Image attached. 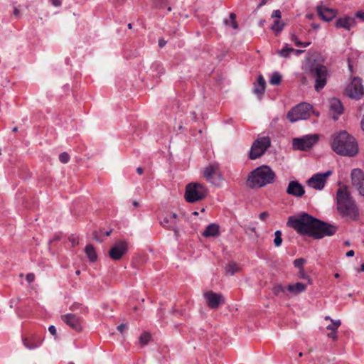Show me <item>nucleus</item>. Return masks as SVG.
<instances>
[{"label": "nucleus", "mask_w": 364, "mask_h": 364, "mask_svg": "<svg viewBox=\"0 0 364 364\" xmlns=\"http://www.w3.org/2000/svg\"><path fill=\"white\" fill-rule=\"evenodd\" d=\"M287 225L294 228L299 235L314 239L334 235L338 227L314 218L306 213H301L288 218Z\"/></svg>", "instance_id": "obj_1"}, {"label": "nucleus", "mask_w": 364, "mask_h": 364, "mask_svg": "<svg viewBox=\"0 0 364 364\" xmlns=\"http://www.w3.org/2000/svg\"><path fill=\"white\" fill-rule=\"evenodd\" d=\"M331 148L341 156H353L358 151L355 139L346 131H341L333 136Z\"/></svg>", "instance_id": "obj_2"}, {"label": "nucleus", "mask_w": 364, "mask_h": 364, "mask_svg": "<svg viewBox=\"0 0 364 364\" xmlns=\"http://www.w3.org/2000/svg\"><path fill=\"white\" fill-rule=\"evenodd\" d=\"M337 209L343 217L353 221L359 218V209L346 188L337 191Z\"/></svg>", "instance_id": "obj_3"}, {"label": "nucleus", "mask_w": 364, "mask_h": 364, "mask_svg": "<svg viewBox=\"0 0 364 364\" xmlns=\"http://www.w3.org/2000/svg\"><path fill=\"white\" fill-rule=\"evenodd\" d=\"M275 177V173L269 166L262 165L250 172L247 184L251 188H262L272 183Z\"/></svg>", "instance_id": "obj_4"}, {"label": "nucleus", "mask_w": 364, "mask_h": 364, "mask_svg": "<svg viewBox=\"0 0 364 364\" xmlns=\"http://www.w3.org/2000/svg\"><path fill=\"white\" fill-rule=\"evenodd\" d=\"M309 74L315 80L314 88L316 91H320L325 87L329 75L325 65L314 61L309 65Z\"/></svg>", "instance_id": "obj_5"}, {"label": "nucleus", "mask_w": 364, "mask_h": 364, "mask_svg": "<svg viewBox=\"0 0 364 364\" xmlns=\"http://www.w3.org/2000/svg\"><path fill=\"white\" fill-rule=\"evenodd\" d=\"M208 194L207 188L198 183H191L186 186L185 199L188 203H195L203 200Z\"/></svg>", "instance_id": "obj_6"}, {"label": "nucleus", "mask_w": 364, "mask_h": 364, "mask_svg": "<svg viewBox=\"0 0 364 364\" xmlns=\"http://www.w3.org/2000/svg\"><path fill=\"white\" fill-rule=\"evenodd\" d=\"M271 146V139L269 136L257 138L252 143L249 151V158L251 160L261 157Z\"/></svg>", "instance_id": "obj_7"}, {"label": "nucleus", "mask_w": 364, "mask_h": 364, "mask_svg": "<svg viewBox=\"0 0 364 364\" xmlns=\"http://www.w3.org/2000/svg\"><path fill=\"white\" fill-rule=\"evenodd\" d=\"M203 176L205 179L211 183H215L223 179V175L220 170V164L217 162L210 163L203 168Z\"/></svg>", "instance_id": "obj_8"}, {"label": "nucleus", "mask_w": 364, "mask_h": 364, "mask_svg": "<svg viewBox=\"0 0 364 364\" xmlns=\"http://www.w3.org/2000/svg\"><path fill=\"white\" fill-rule=\"evenodd\" d=\"M317 134L306 135L301 138L293 139V146L295 149L306 151L311 149L318 141Z\"/></svg>", "instance_id": "obj_9"}, {"label": "nucleus", "mask_w": 364, "mask_h": 364, "mask_svg": "<svg viewBox=\"0 0 364 364\" xmlns=\"http://www.w3.org/2000/svg\"><path fill=\"white\" fill-rule=\"evenodd\" d=\"M346 93L347 96L352 99H360L364 94L362 80L358 77H354L350 84L346 87Z\"/></svg>", "instance_id": "obj_10"}, {"label": "nucleus", "mask_w": 364, "mask_h": 364, "mask_svg": "<svg viewBox=\"0 0 364 364\" xmlns=\"http://www.w3.org/2000/svg\"><path fill=\"white\" fill-rule=\"evenodd\" d=\"M352 188L358 191L364 197V172L360 168H354L351 171Z\"/></svg>", "instance_id": "obj_11"}, {"label": "nucleus", "mask_w": 364, "mask_h": 364, "mask_svg": "<svg viewBox=\"0 0 364 364\" xmlns=\"http://www.w3.org/2000/svg\"><path fill=\"white\" fill-rule=\"evenodd\" d=\"M331 173L332 172L331 171H327L323 173H316L308 179L306 183L309 186L314 189L321 190L325 186L326 178L331 176Z\"/></svg>", "instance_id": "obj_12"}, {"label": "nucleus", "mask_w": 364, "mask_h": 364, "mask_svg": "<svg viewBox=\"0 0 364 364\" xmlns=\"http://www.w3.org/2000/svg\"><path fill=\"white\" fill-rule=\"evenodd\" d=\"M204 297L206 300L207 305L210 309H216L220 304L225 303V299L221 294H218L212 291L205 292Z\"/></svg>", "instance_id": "obj_13"}, {"label": "nucleus", "mask_w": 364, "mask_h": 364, "mask_svg": "<svg viewBox=\"0 0 364 364\" xmlns=\"http://www.w3.org/2000/svg\"><path fill=\"white\" fill-rule=\"evenodd\" d=\"M127 251V245L124 241L115 243L109 252V257L114 260L120 259Z\"/></svg>", "instance_id": "obj_14"}, {"label": "nucleus", "mask_w": 364, "mask_h": 364, "mask_svg": "<svg viewBox=\"0 0 364 364\" xmlns=\"http://www.w3.org/2000/svg\"><path fill=\"white\" fill-rule=\"evenodd\" d=\"M61 319L68 326L76 331H80L82 329V321L80 318L73 314H67L61 316Z\"/></svg>", "instance_id": "obj_15"}, {"label": "nucleus", "mask_w": 364, "mask_h": 364, "mask_svg": "<svg viewBox=\"0 0 364 364\" xmlns=\"http://www.w3.org/2000/svg\"><path fill=\"white\" fill-rule=\"evenodd\" d=\"M286 192L288 195L301 198L304 195L305 190L304 186L297 181H291L287 186Z\"/></svg>", "instance_id": "obj_16"}, {"label": "nucleus", "mask_w": 364, "mask_h": 364, "mask_svg": "<svg viewBox=\"0 0 364 364\" xmlns=\"http://www.w3.org/2000/svg\"><path fill=\"white\" fill-rule=\"evenodd\" d=\"M287 114H316L311 105L301 102L294 106ZM318 114V112H316Z\"/></svg>", "instance_id": "obj_17"}, {"label": "nucleus", "mask_w": 364, "mask_h": 364, "mask_svg": "<svg viewBox=\"0 0 364 364\" xmlns=\"http://www.w3.org/2000/svg\"><path fill=\"white\" fill-rule=\"evenodd\" d=\"M317 11L319 16L325 21H330L336 16V11L323 6H318Z\"/></svg>", "instance_id": "obj_18"}, {"label": "nucleus", "mask_w": 364, "mask_h": 364, "mask_svg": "<svg viewBox=\"0 0 364 364\" xmlns=\"http://www.w3.org/2000/svg\"><path fill=\"white\" fill-rule=\"evenodd\" d=\"M356 21L355 17L346 16L344 18H339L336 22L337 28H343L349 31L352 27L355 26Z\"/></svg>", "instance_id": "obj_19"}, {"label": "nucleus", "mask_w": 364, "mask_h": 364, "mask_svg": "<svg viewBox=\"0 0 364 364\" xmlns=\"http://www.w3.org/2000/svg\"><path fill=\"white\" fill-rule=\"evenodd\" d=\"M266 88V82L262 75L257 77V82L254 85L253 92L259 97L264 94Z\"/></svg>", "instance_id": "obj_20"}, {"label": "nucleus", "mask_w": 364, "mask_h": 364, "mask_svg": "<svg viewBox=\"0 0 364 364\" xmlns=\"http://www.w3.org/2000/svg\"><path fill=\"white\" fill-rule=\"evenodd\" d=\"M329 109L333 114H342L343 107L341 102L337 98H332L328 102Z\"/></svg>", "instance_id": "obj_21"}, {"label": "nucleus", "mask_w": 364, "mask_h": 364, "mask_svg": "<svg viewBox=\"0 0 364 364\" xmlns=\"http://www.w3.org/2000/svg\"><path fill=\"white\" fill-rule=\"evenodd\" d=\"M306 284L297 282L296 284H289L287 286V290L291 293L293 295H297L301 292H304L306 289Z\"/></svg>", "instance_id": "obj_22"}, {"label": "nucleus", "mask_w": 364, "mask_h": 364, "mask_svg": "<svg viewBox=\"0 0 364 364\" xmlns=\"http://www.w3.org/2000/svg\"><path fill=\"white\" fill-rule=\"evenodd\" d=\"M219 229L218 225L212 223L206 227L202 235L205 237H216L219 235Z\"/></svg>", "instance_id": "obj_23"}, {"label": "nucleus", "mask_w": 364, "mask_h": 364, "mask_svg": "<svg viewBox=\"0 0 364 364\" xmlns=\"http://www.w3.org/2000/svg\"><path fill=\"white\" fill-rule=\"evenodd\" d=\"M23 345L28 349H34L38 346H40L41 341H33L32 339L24 338L23 340Z\"/></svg>", "instance_id": "obj_24"}, {"label": "nucleus", "mask_w": 364, "mask_h": 364, "mask_svg": "<svg viewBox=\"0 0 364 364\" xmlns=\"http://www.w3.org/2000/svg\"><path fill=\"white\" fill-rule=\"evenodd\" d=\"M85 253L91 262H95L97 259V254L94 247L92 245H87L86 246Z\"/></svg>", "instance_id": "obj_25"}, {"label": "nucleus", "mask_w": 364, "mask_h": 364, "mask_svg": "<svg viewBox=\"0 0 364 364\" xmlns=\"http://www.w3.org/2000/svg\"><path fill=\"white\" fill-rule=\"evenodd\" d=\"M224 23L226 26H230L233 29H237L238 28V24L236 21V15L234 13H231L230 14L228 19L224 20Z\"/></svg>", "instance_id": "obj_26"}, {"label": "nucleus", "mask_w": 364, "mask_h": 364, "mask_svg": "<svg viewBox=\"0 0 364 364\" xmlns=\"http://www.w3.org/2000/svg\"><path fill=\"white\" fill-rule=\"evenodd\" d=\"M286 290H287V287H285L282 286V284H276L272 289L273 293L275 295L281 296V297H282L285 295Z\"/></svg>", "instance_id": "obj_27"}, {"label": "nucleus", "mask_w": 364, "mask_h": 364, "mask_svg": "<svg viewBox=\"0 0 364 364\" xmlns=\"http://www.w3.org/2000/svg\"><path fill=\"white\" fill-rule=\"evenodd\" d=\"M239 270V267L235 262H230L225 267L226 273L230 275H233L235 272H237Z\"/></svg>", "instance_id": "obj_28"}, {"label": "nucleus", "mask_w": 364, "mask_h": 364, "mask_svg": "<svg viewBox=\"0 0 364 364\" xmlns=\"http://www.w3.org/2000/svg\"><path fill=\"white\" fill-rule=\"evenodd\" d=\"M284 23L279 19L274 21L273 25L271 26V29L277 33L281 32L284 28Z\"/></svg>", "instance_id": "obj_29"}, {"label": "nucleus", "mask_w": 364, "mask_h": 364, "mask_svg": "<svg viewBox=\"0 0 364 364\" xmlns=\"http://www.w3.org/2000/svg\"><path fill=\"white\" fill-rule=\"evenodd\" d=\"M282 80V76L278 72H274L269 80V83L273 85H279Z\"/></svg>", "instance_id": "obj_30"}, {"label": "nucleus", "mask_w": 364, "mask_h": 364, "mask_svg": "<svg viewBox=\"0 0 364 364\" xmlns=\"http://www.w3.org/2000/svg\"><path fill=\"white\" fill-rule=\"evenodd\" d=\"M294 51V49L289 47L287 44L285 45L284 48L278 51V53L280 56L283 58H288L291 53Z\"/></svg>", "instance_id": "obj_31"}, {"label": "nucleus", "mask_w": 364, "mask_h": 364, "mask_svg": "<svg viewBox=\"0 0 364 364\" xmlns=\"http://www.w3.org/2000/svg\"><path fill=\"white\" fill-rule=\"evenodd\" d=\"M331 323L326 326L328 330L331 331H337V329L341 326V322L340 320H331Z\"/></svg>", "instance_id": "obj_32"}, {"label": "nucleus", "mask_w": 364, "mask_h": 364, "mask_svg": "<svg viewBox=\"0 0 364 364\" xmlns=\"http://www.w3.org/2000/svg\"><path fill=\"white\" fill-rule=\"evenodd\" d=\"M282 243V232L280 230H277L274 232V244L276 247H279Z\"/></svg>", "instance_id": "obj_33"}, {"label": "nucleus", "mask_w": 364, "mask_h": 364, "mask_svg": "<svg viewBox=\"0 0 364 364\" xmlns=\"http://www.w3.org/2000/svg\"><path fill=\"white\" fill-rule=\"evenodd\" d=\"M151 338V335L148 333H142L139 337V342L141 345H146Z\"/></svg>", "instance_id": "obj_34"}, {"label": "nucleus", "mask_w": 364, "mask_h": 364, "mask_svg": "<svg viewBox=\"0 0 364 364\" xmlns=\"http://www.w3.org/2000/svg\"><path fill=\"white\" fill-rule=\"evenodd\" d=\"M291 39L292 41L294 42L295 45L296 46H304V47H307L308 46L310 45V42H306V43H302L301 41H300L298 38L295 36V35H292L291 37Z\"/></svg>", "instance_id": "obj_35"}, {"label": "nucleus", "mask_w": 364, "mask_h": 364, "mask_svg": "<svg viewBox=\"0 0 364 364\" xmlns=\"http://www.w3.org/2000/svg\"><path fill=\"white\" fill-rule=\"evenodd\" d=\"M306 116V115H300V117H299V115H287V118L289 122H294L299 119H307Z\"/></svg>", "instance_id": "obj_36"}, {"label": "nucleus", "mask_w": 364, "mask_h": 364, "mask_svg": "<svg viewBox=\"0 0 364 364\" xmlns=\"http://www.w3.org/2000/svg\"><path fill=\"white\" fill-rule=\"evenodd\" d=\"M160 223L161 225L163 226L164 228L169 229L170 225H173L174 223H176V222L171 221V220L168 218L166 217L164 218L162 221H161Z\"/></svg>", "instance_id": "obj_37"}, {"label": "nucleus", "mask_w": 364, "mask_h": 364, "mask_svg": "<svg viewBox=\"0 0 364 364\" xmlns=\"http://www.w3.org/2000/svg\"><path fill=\"white\" fill-rule=\"evenodd\" d=\"M305 262H306V260L304 258H299V259H296L294 261V264L295 267L302 269L303 265Z\"/></svg>", "instance_id": "obj_38"}, {"label": "nucleus", "mask_w": 364, "mask_h": 364, "mask_svg": "<svg viewBox=\"0 0 364 364\" xmlns=\"http://www.w3.org/2000/svg\"><path fill=\"white\" fill-rule=\"evenodd\" d=\"M59 159L62 163L66 164L70 160V156L68 153L63 152L59 155Z\"/></svg>", "instance_id": "obj_39"}, {"label": "nucleus", "mask_w": 364, "mask_h": 364, "mask_svg": "<svg viewBox=\"0 0 364 364\" xmlns=\"http://www.w3.org/2000/svg\"><path fill=\"white\" fill-rule=\"evenodd\" d=\"M34 279H35V275L33 274V273H28L27 275H26V281L28 282V283H31L34 281Z\"/></svg>", "instance_id": "obj_40"}, {"label": "nucleus", "mask_w": 364, "mask_h": 364, "mask_svg": "<svg viewBox=\"0 0 364 364\" xmlns=\"http://www.w3.org/2000/svg\"><path fill=\"white\" fill-rule=\"evenodd\" d=\"M268 217L269 213L267 212H262L259 215V219L262 221H265Z\"/></svg>", "instance_id": "obj_41"}, {"label": "nucleus", "mask_w": 364, "mask_h": 364, "mask_svg": "<svg viewBox=\"0 0 364 364\" xmlns=\"http://www.w3.org/2000/svg\"><path fill=\"white\" fill-rule=\"evenodd\" d=\"M245 231L246 233H248L249 232L256 233V228L255 227L246 226L245 227Z\"/></svg>", "instance_id": "obj_42"}, {"label": "nucleus", "mask_w": 364, "mask_h": 364, "mask_svg": "<svg viewBox=\"0 0 364 364\" xmlns=\"http://www.w3.org/2000/svg\"><path fill=\"white\" fill-rule=\"evenodd\" d=\"M169 229H171L174 231V233H175V235L176 237H178V228L176 226V223H174L173 225H170V228Z\"/></svg>", "instance_id": "obj_43"}, {"label": "nucleus", "mask_w": 364, "mask_h": 364, "mask_svg": "<svg viewBox=\"0 0 364 364\" xmlns=\"http://www.w3.org/2000/svg\"><path fill=\"white\" fill-rule=\"evenodd\" d=\"M272 18H277V19L279 20V18H281V11L279 10H275L272 15Z\"/></svg>", "instance_id": "obj_44"}, {"label": "nucleus", "mask_w": 364, "mask_h": 364, "mask_svg": "<svg viewBox=\"0 0 364 364\" xmlns=\"http://www.w3.org/2000/svg\"><path fill=\"white\" fill-rule=\"evenodd\" d=\"M327 336L335 341L337 339V331H331L327 334Z\"/></svg>", "instance_id": "obj_45"}, {"label": "nucleus", "mask_w": 364, "mask_h": 364, "mask_svg": "<svg viewBox=\"0 0 364 364\" xmlns=\"http://www.w3.org/2000/svg\"><path fill=\"white\" fill-rule=\"evenodd\" d=\"M48 331L53 336L56 335V328L54 326H50L48 328Z\"/></svg>", "instance_id": "obj_46"}, {"label": "nucleus", "mask_w": 364, "mask_h": 364, "mask_svg": "<svg viewBox=\"0 0 364 364\" xmlns=\"http://www.w3.org/2000/svg\"><path fill=\"white\" fill-rule=\"evenodd\" d=\"M355 16L364 21V12L358 11L355 13Z\"/></svg>", "instance_id": "obj_47"}, {"label": "nucleus", "mask_w": 364, "mask_h": 364, "mask_svg": "<svg viewBox=\"0 0 364 364\" xmlns=\"http://www.w3.org/2000/svg\"><path fill=\"white\" fill-rule=\"evenodd\" d=\"M69 240L71 242L73 246H75V245H77L78 244V240L75 237H70Z\"/></svg>", "instance_id": "obj_48"}, {"label": "nucleus", "mask_w": 364, "mask_h": 364, "mask_svg": "<svg viewBox=\"0 0 364 364\" xmlns=\"http://www.w3.org/2000/svg\"><path fill=\"white\" fill-rule=\"evenodd\" d=\"M126 328H127L126 324L122 323L117 326V330L121 333H122Z\"/></svg>", "instance_id": "obj_49"}, {"label": "nucleus", "mask_w": 364, "mask_h": 364, "mask_svg": "<svg viewBox=\"0 0 364 364\" xmlns=\"http://www.w3.org/2000/svg\"><path fill=\"white\" fill-rule=\"evenodd\" d=\"M177 218H178L177 214H176V213H171V216H170L169 219L171 220V221H173V222H176V220Z\"/></svg>", "instance_id": "obj_50"}, {"label": "nucleus", "mask_w": 364, "mask_h": 364, "mask_svg": "<svg viewBox=\"0 0 364 364\" xmlns=\"http://www.w3.org/2000/svg\"><path fill=\"white\" fill-rule=\"evenodd\" d=\"M299 277L301 279H306L308 277L306 275L305 272H304V269H300L299 271Z\"/></svg>", "instance_id": "obj_51"}, {"label": "nucleus", "mask_w": 364, "mask_h": 364, "mask_svg": "<svg viewBox=\"0 0 364 364\" xmlns=\"http://www.w3.org/2000/svg\"><path fill=\"white\" fill-rule=\"evenodd\" d=\"M166 44V41L164 39H159V46L163 48Z\"/></svg>", "instance_id": "obj_52"}, {"label": "nucleus", "mask_w": 364, "mask_h": 364, "mask_svg": "<svg viewBox=\"0 0 364 364\" xmlns=\"http://www.w3.org/2000/svg\"><path fill=\"white\" fill-rule=\"evenodd\" d=\"M51 2L53 5L55 6H59L61 5V1L60 0H51Z\"/></svg>", "instance_id": "obj_53"}, {"label": "nucleus", "mask_w": 364, "mask_h": 364, "mask_svg": "<svg viewBox=\"0 0 364 364\" xmlns=\"http://www.w3.org/2000/svg\"><path fill=\"white\" fill-rule=\"evenodd\" d=\"M355 252L353 250H349L346 253L347 257H353L354 255Z\"/></svg>", "instance_id": "obj_54"}, {"label": "nucleus", "mask_w": 364, "mask_h": 364, "mask_svg": "<svg viewBox=\"0 0 364 364\" xmlns=\"http://www.w3.org/2000/svg\"><path fill=\"white\" fill-rule=\"evenodd\" d=\"M303 52H304L303 50L294 49V51H293L292 53H295L296 55H299V54L302 53Z\"/></svg>", "instance_id": "obj_55"}, {"label": "nucleus", "mask_w": 364, "mask_h": 364, "mask_svg": "<svg viewBox=\"0 0 364 364\" xmlns=\"http://www.w3.org/2000/svg\"><path fill=\"white\" fill-rule=\"evenodd\" d=\"M360 127H361L362 130L364 132V115H363V119L360 121Z\"/></svg>", "instance_id": "obj_56"}, {"label": "nucleus", "mask_w": 364, "mask_h": 364, "mask_svg": "<svg viewBox=\"0 0 364 364\" xmlns=\"http://www.w3.org/2000/svg\"><path fill=\"white\" fill-rule=\"evenodd\" d=\"M14 15L18 16L19 15V10L17 8L14 9Z\"/></svg>", "instance_id": "obj_57"}, {"label": "nucleus", "mask_w": 364, "mask_h": 364, "mask_svg": "<svg viewBox=\"0 0 364 364\" xmlns=\"http://www.w3.org/2000/svg\"><path fill=\"white\" fill-rule=\"evenodd\" d=\"M143 171H143V168H141V167H138V168H136V172H137L139 174H142V173H143Z\"/></svg>", "instance_id": "obj_58"}, {"label": "nucleus", "mask_w": 364, "mask_h": 364, "mask_svg": "<svg viewBox=\"0 0 364 364\" xmlns=\"http://www.w3.org/2000/svg\"><path fill=\"white\" fill-rule=\"evenodd\" d=\"M132 204H133V205L134 207H138L139 206V203L137 201H136V200L133 201Z\"/></svg>", "instance_id": "obj_59"}, {"label": "nucleus", "mask_w": 364, "mask_h": 364, "mask_svg": "<svg viewBox=\"0 0 364 364\" xmlns=\"http://www.w3.org/2000/svg\"><path fill=\"white\" fill-rule=\"evenodd\" d=\"M94 238H95L96 240L99 241V242H102V240H100V239H99V238L97 237V233H95V235H94Z\"/></svg>", "instance_id": "obj_60"}, {"label": "nucleus", "mask_w": 364, "mask_h": 364, "mask_svg": "<svg viewBox=\"0 0 364 364\" xmlns=\"http://www.w3.org/2000/svg\"><path fill=\"white\" fill-rule=\"evenodd\" d=\"M77 307H78V305H75H75H73V306L70 307V309H71V310H75V309L76 308H77Z\"/></svg>", "instance_id": "obj_61"}, {"label": "nucleus", "mask_w": 364, "mask_h": 364, "mask_svg": "<svg viewBox=\"0 0 364 364\" xmlns=\"http://www.w3.org/2000/svg\"><path fill=\"white\" fill-rule=\"evenodd\" d=\"M111 232H112V230L107 231V232H105V235L106 236H109L111 234Z\"/></svg>", "instance_id": "obj_62"}, {"label": "nucleus", "mask_w": 364, "mask_h": 364, "mask_svg": "<svg viewBox=\"0 0 364 364\" xmlns=\"http://www.w3.org/2000/svg\"><path fill=\"white\" fill-rule=\"evenodd\" d=\"M264 23V20H261V21H259V26H263Z\"/></svg>", "instance_id": "obj_63"}, {"label": "nucleus", "mask_w": 364, "mask_h": 364, "mask_svg": "<svg viewBox=\"0 0 364 364\" xmlns=\"http://www.w3.org/2000/svg\"><path fill=\"white\" fill-rule=\"evenodd\" d=\"M360 271L364 272V264L361 265Z\"/></svg>", "instance_id": "obj_64"}]
</instances>
